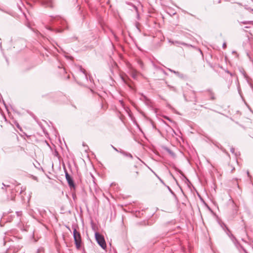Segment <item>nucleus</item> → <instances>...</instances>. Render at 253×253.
Returning <instances> with one entry per match:
<instances>
[{"label": "nucleus", "instance_id": "f257e3e1", "mask_svg": "<svg viewBox=\"0 0 253 253\" xmlns=\"http://www.w3.org/2000/svg\"><path fill=\"white\" fill-rule=\"evenodd\" d=\"M73 236L76 248L79 249L81 246V237L80 232L77 231L76 229H74Z\"/></svg>", "mask_w": 253, "mask_h": 253}, {"label": "nucleus", "instance_id": "f03ea898", "mask_svg": "<svg viewBox=\"0 0 253 253\" xmlns=\"http://www.w3.org/2000/svg\"><path fill=\"white\" fill-rule=\"evenodd\" d=\"M95 237L97 243L103 249H105L106 248V244L103 236L98 233L96 232L95 234Z\"/></svg>", "mask_w": 253, "mask_h": 253}, {"label": "nucleus", "instance_id": "7ed1b4c3", "mask_svg": "<svg viewBox=\"0 0 253 253\" xmlns=\"http://www.w3.org/2000/svg\"><path fill=\"white\" fill-rule=\"evenodd\" d=\"M66 178L71 189L75 188V185L70 176L66 173Z\"/></svg>", "mask_w": 253, "mask_h": 253}, {"label": "nucleus", "instance_id": "20e7f679", "mask_svg": "<svg viewBox=\"0 0 253 253\" xmlns=\"http://www.w3.org/2000/svg\"><path fill=\"white\" fill-rule=\"evenodd\" d=\"M231 152L232 153H234V148H232L231 149Z\"/></svg>", "mask_w": 253, "mask_h": 253}, {"label": "nucleus", "instance_id": "39448f33", "mask_svg": "<svg viewBox=\"0 0 253 253\" xmlns=\"http://www.w3.org/2000/svg\"><path fill=\"white\" fill-rule=\"evenodd\" d=\"M226 43H224L223 44V48H225V47H226Z\"/></svg>", "mask_w": 253, "mask_h": 253}, {"label": "nucleus", "instance_id": "423d86ee", "mask_svg": "<svg viewBox=\"0 0 253 253\" xmlns=\"http://www.w3.org/2000/svg\"><path fill=\"white\" fill-rule=\"evenodd\" d=\"M112 147H113V148H114V150H115L116 151H117V149L116 148L114 147L113 146H112Z\"/></svg>", "mask_w": 253, "mask_h": 253}, {"label": "nucleus", "instance_id": "0eeeda50", "mask_svg": "<svg viewBox=\"0 0 253 253\" xmlns=\"http://www.w3.org/2000/svg\"><path fill=\"white\" fill-rule=\"evenodd\" d=\"M132 76H133V78H135V75H134H134H132Z\"/></svg>", "mask_w": 253, "mask_h": 253}, {"label": "nucleus", "instance_id": "6e6552de", "mask_svg": "<svg viewBox=\"0 0 253 253\" xmlns=\"http://www.w3.org/2000/svg\"><path fill=\"white\" fill-rule=\"evenodd\" d=\"M122 79H123V80H124V81L126 83V81L125 80V79H124L123 78H122Z\"/></svg>", "mask_w": 253, "mask_h": 253}, {"label": "nucleus", "instance_id": "1a4fd4ad", "mask_svg": "<svg viewBox=\"0 0 253 253\" xmlns=\"http://www.w3.org/2000/svg\"><path fill=\"white\" fill-rule=\"evenodd\" d=\"M247 174L249 176V171L247 172Z\"/></svg>", "mask_w": 253, "mask_h": 253}, {"label": "nucleus", "instance_id": "9d476101", "mask_svg": "<svg viewBox=\"0 0 253 253\" xmlns=\"http://www.w3.org/2000/svg\"><path fill=\"white\" fill-rule=\"evenodd\" d=\"M231 236H232V237H231V239H232V240H233V239H232V238H233V235H231Z\"/></svg>", "mask_w": 253, "mask_h": 253}, {"label": "nucleus", "instance_id": "9b49d317", "mask_svg": "<svg viewBox=\"0 0 253 253\" xmlns=\"http://www.w3.org/2000/svg\"><path fill=\"white\" fill-rule=\"evenodd\" d=\"M171 193L173 194L172 191H170Z\"/></svg>", "mask_w": 253, "mask_h": 253}]
</instances>
